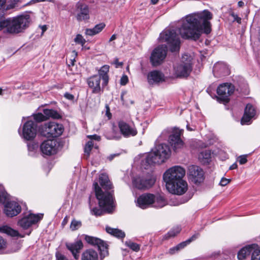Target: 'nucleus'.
<instances>
[{
	"label": "nucleus",
	"mask_w": 260,
	"mask_h": 260,
	"mask_svg": "<svg viewBox=\"0 0 260 260\" xmlns=\"http://www.w3.org/2000/svg\"><path fill=\"white\" fill-rule=\"evenodd\" d=\"M155 179L150 177H136L133 180V185L139 189L150 188L154 184Z\"/></svg>",
	"instance_id": "obj_15"
},
{
	"label": "nucleus",
	"mask_w": 260,
	"mask_h": 260,
	"mask_svg": "<svg viewBox=\"0 0 260 260\" xmlns=\"http://www.w3.org/2000/svg\"><path fill=\"white\" fill-rule=\"evenodd\" d=\"M256 115V110L250 104H248L244 110V115L241 119L242 124H249L251 120Z\"/></svg>",
	"instance_id": "obj_23"
},
{
	"label": "nucleus",
	"mask_w": 260,
	"mask_h": 260,
	"mask_svg": "<svg viewBox=\"0 0 260 260\" xmlns=\"http://www.w3.org/2000/svg\"><path fill=\"white\" fill-rule=\"evenodd\" d=\"M238 161L240 165H244L247 161V155H241L238 157Z\"/></svg>",
	"instance_id": "obj_49"
},
{
	"label": "nucleus",
	"mask_w": 260,
	"mask_h": 260,
	"mask_svg": "<svg viewBox=\"0 0 260 260\" xmlns=\"http://www.w3.org/2000/svg\"><path fill=\"white\" fill-rule=\"evenodd\" d=\"M7 28V31L8 32L9 27V18L7 19H2L0 20V30L4 28Z\"/></svg>",
	"instance_id": "obj_46"
},
{
	"label": "nucleus",
	"mask_w": 260,
	"mask_h": 260,
	"mask_svg": "<svg viewBox=\"0 0 260 260\" xmlns=\"http://www.w3.org/2000/svg\"><path fill=\"white\" fill-rule=\"evenodd\" d=\"M183 130L174 128L170 134L169 142L175 151H179L183 148L184 143L180 138Z\"/></svg>",
	"instance_id": "obj_11"
},
{
	"label": "nucleus",
	"mask_w": 260,
	"mask_h": 260,
	"mask_svg": "<svg viewBox=\"0 0 260 260\" xmlns=\"http://www.w3.org/2000/svg\"><path fill=\"white\" fill-rule=\"evenodd\" d=\"M165 80V77L161 72L154 70L148 73L147 81L151 85H156Z\"/></svg>",
	"instance_id": "obj_21"
},
{
	"label": "nucleus",
	"mask_w": 260,
	"mask_h": 260,
	"mask_svg": "<svg viewBox=\"0 0 260 260\" xmlns=\"http://www.w3.org/2000/svg\"><path fill=\"white\" fill-rule=\"evenodd\" d=\"M82 260H98V253L93 249L85 250L82 254Z\"/></svg>",
	"instance_id": "obj_32"
},
{
	"label": "nucleus",
	"mask_w": 260,
	"mask_h": 260,
	"mask_svg": "<svg viewBox=\"0 0 260 260\" xmlns=\"http://www.w3.org/2000/svg\"><path fill=\"white\" fill-rule=\"evenodd\" d=\"M137 205L142 209L149 207L162 208L167 204L166 200L161 196L151 193H144L137 201Z\"/></svg>",
	"instance_id": "obj_4"
},
{
	"label": "nucleus",
	"mask_w": 260,
	"mask_h": 260,
	"mask_svg": "<svg viewBox=\"0 0 260 260\" xmlns=\"http://www.w3.org/2000/svg\"><path fill=\"white\" fill-rule=\"evenodd\" d=\"M80 11L77 15V19L79 21L87 20L89 18V8L86 5H80L79 7Z\"/></svg>",
	"instance_id": "obj_30"
},
{
	"label": "nucleus",
	"mask_w": 260,
	"mask_h": 260,
	"mask_svg": "<svg viewBox=\"0 0 260 260\" xmlns=\"http://www.w3.org/2000/svg\"><path fill=\"white\" fill-rule=\"evenodd\" d=\"M253 248L251 260H260V247L258 245L255 244Z\"/></svg>",
	"instance_id": "obj_39"
},
{
	"label": "nucleus",
	"mask_w": 260,
	"mask_h": 260,
	"mask_svg": "<svg viewBox=\"0 0 260 260\" xmlns=\"http://www.w3.org/2000/svg\"><path fill=\"white\" fill-rule=\"evenodd\" d=\"M56 260H69L64 255L59 252L56 253Z\"/></svg>",
	"instance_id": "obj_51"
},
{
	"label": "nucleus",
	"mask_w": 260,
	"mask_h": 260,
	"mask_svg": "<svg viewBox=\"0 0 260 260\" xmlns=\"http://www.w3.org/2000/svg\"><path fill=\"white\" fill-rule=\"evenodd\" d=\"M212 14L208 10L186 16L179 23L178 31L181 37L185 39L197 40L203 33L209 34L211 31Z\"/></svg>",
	"instance_id": "obj_1"
},
{
	"label": "nucleus",
	"mask_w": 260,
	"mask_h": 260,
	"mask_svg": "<svg viewBox=\"0 0 260 260\" xmlns=\"http://www.w3.org/2000/svg\"><path fill=\"white\" fill-rule=\"evenodd\" d=\"M106 115L108 117L109 119L111 118V114L110 112V109L108 106H107Z\"/></svg>",
	"instance_id": "obj_60"
},
{
	"label": "nucleus",
	"mask_w": 260,
	"mask_h": 260,
	"mask_svg": "<svg viewBox=\"0 0 260 260\" xmlns=\"http://www.w3.org/2000/svg\"><path fill=\"white\" fill-rule=\"evenodd\" d=\"M230 181H231L230 179H226L225 178H222L220 181L219 184L221 186H224L226 185L230 182Z\"/></svg>",
	"instance_id": "obj_53"
},
{
	"label": "nucleus",
	"mask_w": 260,
	"mask_h": 260,
	"mask_svg": "<svg viewBox=\"0 0 260 260\" xmlns=\"http://www.w3.org/2000/svg\"><path fill=\"white\" fill-rule=\"evenodd\" d=\"M159 40L160 42H166L171 52H178L180 49V41L179 36L174 29H166L160 34Z\"/></svg>",
	"instance_id": "obj_5"
},
{
	"label": "nucleus",
	"mask_w": 260,
	"mask_h": 260,
	"mask_svg": "<svg viewBox=\"0 0 260 260\" xmlns=\"http://www.w3.org/2000/svg\"><path fill=\"white\" fill-rule=\"evenodd\" d=\"M105 27V24L104 23H101L98 24H96L95 25V26L93 27L95 31L96 32V34H99L100 32Z\"/></svg>",
	"instance_id": "obj_47"
},
{
	"label": "nucleus",
	"mask_w": 260,
	"mask_h": 260,
	"mask_svg": "<svg viewBox=\"0 0 260 260\" xmlns=\"http://www.w3.org/2000/svg\"><path fill=\"white\" fill-rule=\"evenodd\" d=\"M237 165L236 163L233 164L231 167H230V170H234L237 168Z\"/></svg>",
	"instance_id": "obj_62"
},
{
	"label": "nucleus",
	"mask_w": 260,
	"mask_h": 260,
	"mask_svg": "<svg viewBox=\"0 0 260 260\" xmlns=\"http://www.w3.org/2000/svg\"><path fill=\"white\" fill-rule=\"evenodd\" d=\"M114 63L115 64L116 68H118L119 67L122 66L123 64L122 62H119L117 58H115Z\"/></svg>",
	"instance_id": "obj_58"
},
{
	"label": "nucleus",
	"mask_w": 260,
	"mask_h": 260,
	"mask_svg": "<svg viewBox=\"0 0 260 260\" xmlns=\"http://www.w3.org/2000/svg\"><path fill=\"white\" fill-rule=\"evenodd\" d=\"M8 198V194L3 186L0 185V202H4Z\"/></svg>",
	"instance_id": "obj_43"
},
{
	"label": "nucleus",
	"mask_w": 260,
	"mask_h": 260,
	"mask_svg": "<svg viewBox=\"0 0 260 260\" xmlns=\"http://www.w3.org/2000/svg\"><path fill=\"white\" fill-rule=\"evenodd\" d=\"M43 214L29 213L18 221V224L24 229H27L31 225L38 222L43 218Z\"/></svg>",
	"instance_id": "obj_16"
},
{
	"label": "nucleus",
	"mask_w": 260,
	"mask_h": 260,
	"mask_svg": "<svg viewBox=\"0 0 260 260\" xmlns=\"http://www.w3.org/2000/svg\"><path fill=\"white\" fill-rule=\"evenodd\" d=\"M43 113L45 114L46 120L50 118L53 119H59L60 118L59 114L56 110L53 109H44Z\"/></svg>",
	"instance_id": "obj_35"
},
{
	"label": "nucleus",
	"mask_w": 260,
	"mask_h": 260,
	"mask_svg": "<svg viewBox=\"0 0 260 260\" xmlns=\"http://www.w3.org/2000/svg\"><path fill=\"white\" fill-rule=\"evenodd\" d=\"M120 138H121L120 136H113L108 137V139H119Z\"/></svg>",
	"instance_id": "obj_64"
},
{
	"label": "nucleus",
	"mask_w": 260,
	"mask_h": 260,
	"mask_svg": "<svg viewBox=\"0 0 260 260\" xmlns=\"http://www.w3.org/2000/svg\"><path fill=\"white\" fill-rule=\"evenodd\" d=\"M199 236V233H196L194 235H193L190 238L186 240V241H184L183 242L185 243L186 246L190 243L192 241L195 240L197 239Z\"/></svg>",
	"instance_id": "obj_48"
},
{
	"label": "nucleus",
	"mask_w": 260,
	"mask_h": 260,
	"mask_svg": "<svg viewBox=\"0 0 260 260\" xmlns=\"http://www.w3.org/2000/svg\"><path fill=\"white\" fill-rule=\"evenodd\" d=\"M185 174V169L178 166H174L168 169L163 175V179L166 182V186L172 188V183L175 181L183 180Z\"/></svg>",
	"instance_id": "obj_7"
},
{
	"label": "nucleus",
	"mask_w": 260,
	"mask_h": 260,
	"mask_svg": "<svg viewBox=\"0 0 260 260\" xmlns=\"http://www.w3.org/2000/svg\"><path fill=\"white\" fill-rule=\"evenodd\" d=\"M185 247H186L185 244L182 242L178 244L177 245L170 248L168 251V253L171 255L174 254L178 252L180 250L182 249Z\"/></svg>",
	"instance_id": "obj_38"
},
{
	"label": "nucleus",
	"mask_w": 260,
	"mask_h": 260,
	"mask_svg": "<svg viewBox=\"0 0 260 260\" xmlns=\"http://www.w3.org/2000/svg\"><path fill=\"white\" fill-rule=\"evenodd\" d=\"M30 16L27 14L9 18L8 32L16 34L22 32L29 24Z\"/></svg>",
	"instance_id": "obj_6"
},
{
	"label": "nucleus",
	"mask_w": 260,
	"mask_h": 260,
	"mask_svg": "<svg viewBox=\"0 0 260 260\" xmlns=\"http://www.w3.org/2000/svg\"><path fill=\"white\" fill-rule=\"evenodd\" d=\"M64 130L61 124L54 122L45 123L42 128L43 135L47 137H57L60 136Z\"/></svg>",
	"instance_id": "obj_8"
},
{
	"label": "nucleus",
	"mask_w": 260,
	"mask_h": 260,
	"mask_svg": "<svg viewBox=\"0 0 260 260\" xmlns=\"http://www.w3.org/2000/svg\"><path fill=\"white\" fill-rule=\"evenodd\" d=\"M87 82L88 85L92 89V92L93 93H101L102 89L100 85V77L97 75H93L88 78Z\"/></svg>",
	"instance_id": "obj_25"
},
{
	"label": "nucleus",
	"mask_w": 260,
	"mask_h": 260,
	"mask_svg": "<svg viewBox=\"0 0 260 260\" xmlns=\"http://www.w3.org/2000/svg\"><path fill=\"white\" fill-rule=\"evenodd\" d=\"M74 41L77 44H81L82 46H83L86 43V40L80 34H78L76 35L75 38L74 39Z\"/></svg>",
	"instance_id": "obj_44"
},
{
	"label": "nucleus",
	"mask_w": 260,
	"mask_h": 260,
	"mask_svg": "<svg viewBox=\"0 0 260 260\" xmlns=\"http://www.w3.org/2000/svg\"><path fill=\"white\" fill-rule=\"evenodd\" d=\"M171 133V131L169 129H166L162 131L160 137L165 139Z\"/></svg>",
	"instance_id": "obj_52"
},
{
	"label": "nucleus",
	"mask_w": 260,
	"mask_h": 260,
	"mask_svg": "<svg viewBox=\"0 0 260 260\" xmlns=\"http://www.w3.org/2000/svg\"><path fill=\"white\" fill-rule=\"evenodd\" d=\"M126 244L128 247H129L131 249H132L134 251H138L140 249L139 245L136 243H134L131 241H128V242H126Z\"/></svg>",
	"instance_id": "obj_45"
},
{
	"label": "nucleus",
	"mask_w": 260,
	"mask_h": 260,
	"mask_svg": "<svg viewBox=\"0 0 260 260\" xmlns=\"http://www.w3.org/2000/svg\"><path fill=\"white\" fill-rule=\"evenodd\" d=\"M19 204L14 201L8 202L5 205L4 212L9 217H13L18 215L21 211Z\"/></svg>",
	"instance_id": "obj_20"
},
{
	"label": "nucleus",
	"mask_w": 260,
	"mask_h": 260,
	"mask_svg": "<svg viewBox=\"0 0 260 260\" xmlns=\"http://www.w3.org/2000/svg\"><path fill=\"white\" fill-rule=\"evenodd\" d=\"M93 146V143L92 141H88L84 147V152L85 155H87V157L89 156L90 152Z\"/></svg>",
	"instance_id": "obj_42"
},
{
	"label": "nucleus",
	"mask_w": 260,
	"mask_h": 260,
	"mask_svg": "<svg viewBox=\"0 0 260 260\" xmlns=\"http://www.w3.org/2000/svg\"><path fill=\"white\" fill-rule=\"evenodd\" d=\"M0 232L1 233L6 234L11 237H17L19 235V233L17 231H15L7 225L1 227Z\"/></svg>",
	"instance_id": "obj_36"
},
{
	"label": "nucleus",
	"mask_w": 260,
	"mask_h": 260,
	"mask_svg": "<svg viewBox=\"0 0 260 260\" xmlns=\"http://www.w3.org/2000/svg\"><path fill=\"white\" fill-rule=\"evenodd\" d=\"M172 188H169L168 186H166L167 190L170 193L178 195H181L184 193L188 188L187 183L184 180L175 181L172 183Z\"/></svg>",
	"instance_id": "obj_19"
},
{
	"label": "nucleus",
	"mask_w": 260,
	"mask_h": 260,
	"mask_svg": "<svg viewBox=\"0 0 260 260\" xmlns=\"http://www.w3.org/2000/svg\"><path fill=\"white\" fill-rule=\"evenodd\" d=\"M106 231L109 234L118 238H123L125 236L124 232L118 229L106 226Z\"/></svg>",
	"instance_id": "obj_34"
},
{
	"label": "nucleus",
	"mask_w": 260,
	"mask_h": 260,
	"mask_svg": "<svg viewBox=\"0 0 260 260\" xmlns=\"http://www.w3.org/2000/svg\"><path fill=\"white\" fill-rule=\"evenodd\" d=\"M85 241L89 244L94 246H97L101 252V256L105 257L108 254V245L101 239L92 236L86 235Z\"/></svg>",
	"instance_id": "obj_14"
},
{
	"label": "nucleus",
	"mask_w": 260,
	"mask_h": 260,
	"mask_svg": "<svg viewBox=\"0 0 260 260\" xmlns=\"http://www.w3.org/2000/svg\"><path fill=\"white\" fill-rule=\"evenodd\" d=\"M37 132L38 125L30 118L23 124L21 136L25 140L32 141L35 138Z\"/></svg>",
	"instance_id": "obj_9"
},
{
	"label": "nucleus",
	"mask_w": 260,
	"mask_h": 260,
	"mask_svg": "<svg viewBox=\"0 0 260 260\" xmlns=\"http://www.w3.org/2000/svg\"><path fill=\"white\" fill-rule=\"evenodd\" d=\"M192 70V63L190 59L186 60V61L182 60L174 67L175 74L180 78L188 77Z\"/></svg>",
	"instance_id": "obj_12"
},
{
	"label": "nucleus",
	"mask_w": 260,
	"mask_h": 260,
	"mask_svg": "<svg viewBox=\"0 0 260 260\" xmlns=\"http://www.w3.org/2000/svg\"><path fill=\"white\" fill-rule=\"evenodd\" d=\"M213 73L215 77H220L229 75L230 71L227 64L222 62H218L213 67Z\"/></svg>",
	"instance_id": "obj_22"
},
{
	"label": "nucleus",
	"mask_w": 260,
	"mask_h": 260,
	"mask_svg": "<svg viewBox=\"0 0 260 260\" xmlns=\"http://www.w3.org/2000/svg\"><path fill=\"white\" fill-rule=\"evenodd\" d=\"M171 150L169 146L166 144L156 145L150 152L146 158L149 165L160 164L169 158Z\"/></svg>",
	"instance_id": "obj_3"
},
{
	"label": "nucleus",
	"mask_w": 260,
	"mask_h": 260,
	"mask_svg": "<svg viewBox=\"0 0 260 260\" xmlns=\"http://www.w3.org/2000/svg\"><path fill=\"white\" fill-rule=\"evenodd\" d=\"M167 51V47L164 46H159L153 50L150 57L153 66H157L162 62L166 56Z\"/></svg>",
	"instance_id": "obj_13"
},
{
	"label": "nucleus",
	"mask_w": 260,
	"mask_h": 260,
	"mask_svg": "<svg viewBox=\"0 0 260 260\" xmlns=\"http://www.w3.org/2000/svg\"><path fill=\"white\" fill-rule=\"evenodd\" d=\"M68 249L71 251L76 259L79 258V251L83 248V244L81 240H78L74 243L67 244Z\"/></svg>",
	"instance_id": "obj_27"
},
{
	"label": "nucleus",
	"mask_w": 260,
	"mask_h": 260,
	"mask_svg": "<svg viewBox=\"0 0 260 260\" xmlns=\"http://www.w3.org/2000/svg\"><path fill=\"white\" fill-rule=\"evenodd\" d=\"M118 125L121 134L125 138L135 136L138 133L134 124H129L121 120L118 122Z\"/></svg>",
	"instance_id": "obj_18"
},
{
	"label": "nucleus",
	"mask_w": 260,
	"mask_h": 260,
	"mask_svg": "<svg viewBox=\"0 0 260 260\" xmlns=\"http://www.w3.org/2000/svg\"><path fill=\"white\" fill-rule=\"evenodd\" d=\"M99 182L102 187L106 191L105 192H111L112 194L113 190L108 191L113 188V185L110 181L108 175L106 174H102L99 177Z\"/></svg>",
	"instance_id": "obj_28"
},
{
	"label": "nucleus",
	"mask_w": 260,
	"mask_h": 260,
	"mask_svg": "<svg viewBox=\"0 0 260 260\" xmlns=\"http://www.w3.org/2000/svg\"><path fill=\"white\" fill-rule=\"evenodd\" d=\"M22 2V0H11L6 4V0H0V10L8 11L14 9H18L19 4Z\"/></svg>",
	"instance_id": "obj_26"
},
{
	"label": "nucleus",
	"mask_w": 260,
	"mask_h": 260,
	"mask_svg": "<svg viewBox=\"0 0 260 260\" xmlns=\"http://www.w3.org/2000/svg\"><path fill=\"white\" fill-rule=\"evenodd\" d=\"M117 155L116 154H111L110 155H109L108 157V159L110 160V161H111L113 158L117 156Z\"/></svg>",
	"instance_id": "obj_63"
},
{
	"label": "nucleus",
	"mask_w": 260,
	"mask_h": 260,
	"mask_svg": "<svg viewBox=\"0 0 260 260\" xmlns=\"http://www.w3.org/2000/svg\"><path fill=\"white\" fill-rule=\"evenodd\" d=\"M189 179L197 184L204 180V172L202 169L197 166L191 165L188 169Z\"/></svg>",
	"instance_id": "obj_17"
},
{
	"label": "nucleus",
	"mask_w": 260,
	"mask_h": 260,
	"mask_svg": "<svg viewBox=\"0 0 260 260\" xmlns=\"http://www.w3.org/2000/svg\"><path fill=\"white\" fill-rule=\"evenodd\" d=\"M85 34L86 35L90 36H94L97 34L96 32L95 31L94 28L86 29Z\"/></svg>",
	"instance_id": "obj_50"
},
{
	"label": "nucleus",
	"mask_w": 260,
	"mask_h": 260,
	"mask_svg": "<svg viewBox=\"0 0 260 260\" xmlns=\"http://www.w3.org/2000/svg\"><path fill=\"white\" fill-rule=\"evenodd\" d=\"M33 120L37 124L38 122H41L46 120L45 114L41 113H38L32 115Z\"/></svg>",
	"instance_id": "obj_41"
},
{
	"label": "nucleus",
	"mask_w": 260,
	"mask_h": 260,
	"mask_svg": "<svg viewBox=\"0 0 260 260\" xmlns=\"http://www.w3.org/2000/svg\"><path fill=\"white\" fill-rule=\"evenodd\" d=\"M231 15L234 18V20L236 21L238 23H241V19L239 17L237 14H235L234 13H232Z\"/></svg>",
	"instance_id": "obj_57"
},
{
	"label": "nucleus",
	"mask_w": 260,
	"mask_h": 260,
	"mask_svg": "<svg viewBox=\"0 0 260 260\" xmlns=\"http://www.w3.org/2000/svg\"><path fill=\"white\" fill-rule=\"evenodd\" d=\"M211 153L210 150L202 151L198 155L200 161L203 164H207L211 160Z\"/></svg>",
	"instance_id": "obj_33"
},
{
	"label": "nucleus",
	"mask_w": 260,
	"mask_h": 260,
	"mask_svg": "<svg viewBox=\"0 0 260 260\" xmlns=\"http://www.w3.org/2000/svg\"><path fill=\"white\" fill-rule=\"evenodd\" d=\"M56 142L54 140H48L44 141L40 146V149L44 154L51 155L56 152Z\"/></svg>",
	"instance_id": "obj_24"
},
{
	"label": "nucleus",
	"mask_w": 260,
	"mask_h": 260,
	"mask_svg": "<svg viewBox=\"0 0 260 260\" xmlns=\"http://www.w3.org/2000/svg\"><path fill=\"white\" fill-rule=\"evenodd\" d=\"M93 186L100 208H93L91 209V214L98 216L105 213H112L114 208L113 195L111 192H104L98 182H94Z\"/></svg>",
	"instance_id": "obj_2"
},
{
	"label": "nucleus",
	"mask_w": 260,
	"mask_h": 260,
	"mask_svg": "<svg viewBox=\"0 0 260 260\" xmlns=\"http://www.w3.org/2000/svg\"><path fill=\"white\" fill-rule=\"evenodd\" d=\"M109 71V66L108 65L103 66L99 71V76L103 79L102 86H106L109 81V76L108 73Z\"/></svg>",
	"instance_id": "obj_31"
},
{
	"label": "nucleus",
	"mask_w": 260,
	"mask_h": 260,
	"mask_svg": "<svg viewBox=\"0 0 260 260\" xmlns=\"http://www.w3.org/2000/svg\"><path fill=\"white\" fill-rule=\"evenodd\" d=\"M90 137L94 139V140H98V141H99L101 139L100 137L98 136V135H92V136H90Z\"/></svg>",
	"instance_id": "obj_61"
},
{
	"label": "nucleus",
	"mask_w": 260,
	"mask_h": 260,
	"mask_svg": "<svg viewBox=\"0 0 260 260\" xmlns=\"http://www.w3.org/2000/svg\"><path fill=\"white\" fill-rule=\"evenodd\" d=\"M181 230V228L179 226L173 228L164 236V239H168L170 238L174 237L180 233Z\"/></svg>",
	"instance_id": "obj_37"
},
{
	"label": "nucleus",
	"mask_w": 260,
	"mask_h": 260,
	"mask_svg": "<svg viewBox=\"0 0 260 260\" xmlns=\"http://www.w3.org/2000/svg\"><path fill=\"white\" fill-rule=\"evenodd\" d=\"M37 145L34 143H29L27 144L28 150L29 151H33L37 148Z\"/></svg>",
	"instance_id": "obj_55"
},
{
	"label": "nucleus",
	"mask_w": 260,
	"mask_h": 260,
	"mask_svg": "<svg viewBox=\"0 0 260 260\" xmlns=\"http://www.w3.org/2000/svg\"><path fill=\"white\" fill-rule=\"evenodd\" d=\"M255 244L248 245L241 248L238 253V258L239 260H244L250 253L252 254L254 250Z\"/></svg>",
	"instance_id": "obj_29"
},
{
	"label": "nucleus",
	"mask_w": 260,
	"mask_h": 260,
	"mask_svg": "<svg viewBox=\"0 0 260 260\" xmlns=\"http://www.w3.org/2000/svg\"><path fill=\"white\" fill-rule=\"evenodd\" d=\"M6 242L3 239H0V249H3L6 247Z\"/></svg>",
	"instance_id": "obj_59"
},
{
	"label": "nucleus",
	"mask_w": 260,
	"mask_h": 260,
	"mask_svg": "<svg viewBox=\"0 0 260 260\" xmlns=\"http://www.w3.org/2000/svg\"><path fill=\"white\" fill-rule=\"evenodd\" d=\"M64 96L65 98L70 101H73L74 99V96L73 94L69 93L68 92L65 93L64 94Z\"/></svg>",
	"instance_id": "obj_56"
},
{
	"label": "nucleus",
	"mask_w": 260,
	"mask_h": 260,
	"mask_svg": "<svg viewBox=\"0 0 260 260\" xmlns=\"http://www.w3.org/2000/svg\"><path fill=\"white\" fill-rule=\"evenodd\" d=\"M235 87L231 83H223L217 88L218 96H216L217 101L227 103L229 102V96L234 92Z\"/></svg>",
	"instance_id": "obj_10"
},
{
	"label": "nucleus",
	"mask_w": 260,
	"mask_h": 260,
	"mask_svg": "<svg viewBox=\"0 0 260 260\" xmlns=\"http://www.w3.org/2000/svg\"><path fill=\"white\" fill-rule=\"evenodd\" d=\"M82 226V222L80 220H77L74 219L72 220L70 224V229L72 231L78 230Z\"/></svg>",
	"instance_id": "obj_40"
},
{
	"label": "nucleus",
	"mask_w": 260,
	"mask_h": 260,
	"mask_svg": "<svg viewBox=\"0 0 260 260\" xmlns=\"http://www.w3.org/2000/svg\"><path fill=\"white\" fill-rule=\"evenodd\" d=\"M128 82V77L126 75H123L122 76L120 79V84L122 85H125Z\"/></svg>",
	"instance_id": "obj_54"
}]
</instances>
